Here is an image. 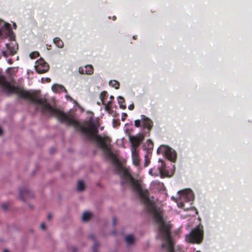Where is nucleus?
I'll return each instance as SVG.
<instances>
[{
	"label": "nucleus",
	"instance_id": "1",
	"mask_svg": "<svg viewBox=\"0 0 252 252\" xmlns=\"http://www.w3.org/2000/svg\"><path fill=\"white\" fill-rule=\"evenodd\" d=\"M28 100L33 104L41 106L42 113H49L51 116L56 117L61 123H66L68 126H73L77 130L89 136L90 139L94 140L98 146L104 152L106 156L113 160V162L118 171L122 173L121 184L124 186L128 183L136 191L142 203L145 205L147 211L152 215L156 222L159 224L158 231L164 242L162 248L167 250L168 252H174V247L171 237V225L166 223L160 213L157 210L155 203L149 197V191L144 189L138 180H135L128 170L123 167L120 161L113 153L110 147L111 139L107 136H101L97 135L98 132V125L94 123L92 119L87 122L88 126H82L79 122L71 115H68L63 111L51 106L45 98H42L38 91H28Z\"/></svg>",
	"mask_w": 252,
	"mask_h": 252
},
{
	"label": "nucleus",
	"instance_id": "2",
	"mask_svg": "<svg viewBox=\"0 0 252 252\" xmlns=\"http://www.w3.org/2000/svg\"><path fill=\"white\" fill-rule=\"evenodd\" d=\"M203 237V226L201 224H199L186 235V239L189 243L199 244L202 242Z\"/></svg>",
	"mask_w": 252,
	"mask_h": 252
},
{
	"label": "nucleus",
	"instance_id": "3",
	"mask_svg": "<svg viewBox=\"0 0 252 252\" xmlns=\"http://www.w3.org/2000/svg\"><path fill=\"white\" fill-rule=\"evenodd\" d=\"M158 154L164 155L166 158L172 162H175L177 158L176 152L166 145H161L157 150Z\"/></svg>",
	"mask_w": 252,
	"mask_h": 252
},
{
	"label": "nucleus",
	"instance_id": "4",
	"mask_svg": "<svg viewBox=\"0 0 252 252\" xmlns=\"http://www.w3.org/2000/svg\"><path fill=\"white\" fill-rule=\"evenodd\" d=\"M3 25L0 28V37L3 38H9L10 40L15 39L14 34L11 29V25L6 22H3Z\"/></svg>",
	"mask_w": 252,
	"mask_h": 252
},
{
	"label": "nucleus",
	"instance_id": "5",
	"mask_svg": "<svg viewBox=\"0 0 252 252\" xmlns=\"http://www.w3.org/2000/svg\"><path fill=\"white\" fill-rule=\"evenodd\" d=\"M49 68V65L43 60L41 59L37 62L35 69L38 73L40 74L45 73Z\"/></svg>",
	"mask_w": 252,
	"mask_h": 252
},
{
	"label": "nucleus",
	"instance_id": "6",
	"mask_svg": "<svg viewBox=\"0 0 252 252\" xmlns=\"http://www.w3.org/2000/svg\"><path fill=\"white\" fill-rule=\"evenodd\" d=\"M142 126L144 128L147 129L150 131L153 126V121L145 115H141Z\"/></svg>",
	"mask_w": 252,
	"mask_h": 252
},
{
	"label": "nucleus",
	"instance_id": "7",
	"mask_svg": "<svg viewBox=\"0 0 252 252\" xmlns=\"http://www.w3.org/2000/svg\"><path fill=\"white\" fill-rule=\"evenodd\" d=\"M32 193L27 189L24 188L20 189L19 197L21 200L25 201L27 198H32Z\"/></svg>",
	"mask_w": 252,
	"mask_h": 252
},
{
	"label": "nucleus",
	"instance_id": "8",
	"mask_svg": "<svg viewBox=\"0 0 252 252\" xmlns=\"http://www.w3.org/2000/svg\"><path fill=\"white\" fill-rule=\"evenodd\" d=\"M129 140L131 144V149H137V148L139 146L142 141V139H140L139 136L131 135H129Z\"/></svg>",
	"mask_w": 252,
	"mask_h": 252
},
{
	"label": "nucleus",
	"instance_id": "9",
	"mask_svg": "<svg viewBox=\"0 0 252 252\" xmlns=\"http://www.w3.org/2000/svg\"><path fill=\"white\" fill-rule=\"evenodd\" d=\"M179 193L183 197L187 198L188 201L191 200L193 199V192L190 189L180 190L179 191Z\"/></svg>",
	"mask_w": 252,
	"mask_h": 252
},
{
	"label": "nucleus",
	"instance_id": "10",
	"mask_svg": "<svg viewBox=\"0 0 252 252\" xmlns=\"http://www.w3.org/2000/svg\"><path fill=\"white\" fill-rule=\"evenodd\" d=\"M159 161L161 162V164L158 167L160 177L164 178L169 176L168 172L166 170L165 164L161 159H159Z\"/></svg>",
	"mask_w": 252,
	"mask_h": 252
},
{
	"label": "nucleus",
	"instance_id": "11",
	"mask_svg": "<svg viewBox=\"0 0 252 252\" xmlns=\"http://www.w3.org/2000/svg\"><path fill=\"white\" fill-rule=\"evenodd\" d=\"M79 71L82 74L91 75L94 73V68L92 65H87L84 68L80 67Z\"/></svg>",
	"mask_w": 252,
	"mask_h": 252
},
{
	"label": "nucleus",
	"instance_id": "12",
	"mask_svg": "<svg viewBox=\"0 0 252 252\" xmlns=\"http://www.w3.org/2000/svg\"><path fill=\"white\" fill-rule=\"evenodd\" d=\"M131 150L133 164L136 166H138L140 163V159L139 158L138 151L136 149H131Z\"/></svg>",
	"mask_w": 252,
	"mask_h": 252
},
{
	"label": "nucleus",
	"instance_id": "13",
	"mask_svg": "<svg viewBox=\"0 0 252 252\" xmlns=\"http://www.w3.org/2000/svg\"><path fill=\"white\" fill-rule=\"evenodd\" d=\"M52 90L55 93H61L63 92H64L67 93L66 89L61 85L54 84L52 87Z\"/></svg>",
	"mask_w": 252,
	"mask_h": 252
},
{
	"label": "nucleus",
	"instance_id": "14",
	"mask_svg": "<svg viewBox=\"0 0 252 252\" xmlns=\"http://www.w3.org/2000/svg\"><path fill=\"white\" fill-rule=\"evenodd\" d=\"M54 44L59 48H62L64 44L63 41L59 37H55L53 39Z\"/></svg>",
	"mask_w": 252,
	"mask_h": 252
},
{
	"label": "nucleus",
	"instance_id": "15",
	"mask_svg": "<svg viewBox=\"0 0 252 252\" xmlns=\"http://www.w3.org/2000/svg\"><path fill=\"white\" fill-rule=\"evenodd\" d=\"M118 101L120 107L123 109L126 108V105L124 104L125 103V99L123 97L119 96L118 97Z\"/></svg>",
	"mask_w": 252,
	"mask_h": 252
},
{
	"label": "nucleus",
	"instance_id": "16",
	"mask_svg": "<svg viewBox=\"0 0 252 252\" xmlns=\"http://www.w3.org/2000/svg\"><path fill=\"white\" fill-rule=\"evenodd\" d=\"M92 216V213H91L89 212H85L83 214V216H82V220L84 221H88L91 219Z\"/></svg>",
	"mask_w": 252,
	"mask_h": 252
},
{
	"label": "nucleus",
	"instance_id": "17",
	"mask_svg": "<svg viewBox=\"0 0 252 252\" xmlns=\"http://www.w3.org/2000/svg\"><path fill=\"white\" fill-rule=\"evenodd\" d=\"M109 85L116 89H118L120 87V83L116 80H111L109 82Z\"/></svg>",
	"mask_w": 252,
	"mask_h": 252
},
{
	"label": "nucleus",
	"instance_id": "18",
	"mask_svg": "<svg viewBox=\"0 0 252 252\" xmlns=\"http://www.w3.org/2000/svg\"><path fill=\"white\" fill-rule=\"evenodd\" d=\"M108 96L107 92L106 91H103L100 93V98L102 104H104L105 99L107 98Z\"/></svg>",
	"mask_w": 252,
	"mask_h": 252
},
{
	"label": "nucleus",
	"instance_id": "19",
	"mask_svg": "<svg viewBox=\"0 0 252 252\" xmlns=\"http://www.w3.org/2000/svg\"><path fill=\"white\" fill-rule=\"evenodd\" d=\"M84 188L85 184L84 182L81 180L79 181L77 184V190L79 191H82Z\"/></svg>",
	"mask_w": 252,
	"mask_h": 252
},
{
	"label": "nucleus",
	"instance_id": "20",
	"mask_svg": "<svg viewBox=\"0 0 252 252\" xmlns=\"http://www.w3.org/2000/svg\"><path fill=\"white\" fill-rule=\"evenodd\" d=\"M134 238L132 235H128L126 237V241L128 245H131L134 242Z\"/></svg>",
	"mask_w": 252,
	"mask_h": 252
},
{
	"label": "nucleus",
	"instance_id": "21",
	"mask_svg": "<svg viewBox=\"0 0 252 252\" xmlns=\"http://www.w3.org/2000/svg\"><path fill=\"white\" fill-rule=\"evenodd\" d=\"M104 106V109L106 111L109 112L111 109V101H108L107 103L104 102V104H102Z\"/></svg>",
	"mask_w": 252,
	"mask_h": 252
},
{
	"label": "nucleus",
	"instance_id": "22",
	"mask_svg": "<svg viewBox=\"0 0 252 252\" xmlns=\"http://www.w3.org/2000/svg\"><path fill=\"white\" fill-rule=\"evenodd\" d=\"M39 53L37 51H35V52H33L31 53L30 55V56L31 59H34L36 57H38L39 56Z\"/></svg>",
	"mask_w": 252,
	"mask_h": 252
},
{
	"label": "nucleus",
	"instance_id": "23",
	"mask_svg": "<svg viewBox=\"0 0 252 252\" xmlns=\"http://www.w3.org/2000/svg\"><path fill=\"white\" fill-rule=\"evenodd\" d=\"M134 126L136 127H139L142 126V121L141 120H136L134 121Z\"/></svg>",
	"mask_w": 252,
	"mask_h": 252
},
{
	"label": "nucleus",
	"instance_id": "24",
	"mask_svg": "<svg viewBox=\"0 0 252 252\" xmlns=\"http://www.w3.org/2000/svg\"><path fill=\"white\" fill-rule=\"evenodd\" d=\"M98 247H99V244L97 242H95V243L93 247V252H97V248Z\"/></svg>",
	"mask_w": 252,
	"mask_h": 252
},
{
	"label": "nucleus",
	"instance_id": "25",
	"mask_svg": "<svg viewBox=\"0 0 252 252\" xmlns=\"http://www.w3.org/2000/svg\"><path fill=\"white\" fill-rule=\"evenodd\" d=\"M6 45V47L7 48V49L9 50V51L10 52L11 54L12 55H13L15 53V52H13V51L11 49V48H10V45L8 44V43H6L5 44Z\"/></svg>",
	"mask_w": 252,
	"mask_h": 252
},
{
	"label": "nucleus",
	"instance_id": "26",
	"mask_svg": "<svg viewBox=\"0 0 252 252\" xmlns=\"http://www.w3.org/2000/svg\"><path fill=\"white\" fill-rule=\"evenodd\" d=\"M2 208L4 210H6L8 208V206L7 204L4 203L2 205Z\"/></svg>",
	"mask_w": 252,
	"mask_h": 252
},
{
	"label": "nucleus",
	"instance_id": "27",
	"mask_svg": "<svg viewBox=\"0 0 252 252\" xmlns=\"http://www.w3.org/2000/svg\"><path fill=\"white\" fill-rule=\"evenodd\" d=\"M113 224L114 226H115L117 224V219L115 217H114L112 220Z\"/></svg>",
	"mask_w": 252,
	"mask_h": 252
},
{
	"label": "nucleus",
	"instance_id": "28",
	"mask_svg": "<svg viewBox=\"0 0 252 252\" xmlns=\"http://www.w3.org/2000/svg\"><path fill=\"white\" fill-rule=\"evenodd\" d=\"M40 228L43 229V230H44L46 228V225H45V224L44 223H42L40 225Z\"/></svg>",
	"mask_w": 252,
	"mask_h": 252
},
{
	"label": "nucleus",
	"instance_id": "29",
	"mask_svg": "<svg viewBox=\"0 0 252 252\" xmlns=\"http://www.w3.org/2000/svg\"><path fill=\"white\" fill-rule=\"evenodd\" d=\"M148 142V144L149 145V146H150V145H151L152 146H153V143L152 142V141L150 139H149L147 141Z\"/></svg>",
	"mask_w": 252,
	"mask_h": 252
},
{
	"label": "nucleus",
	"instance_id": "30",
	"mask_svg": "<svg viewBox=\"0 0 252 252\" xmlns=\"http://www.w3.org/2000/svg\"><path fill=\"white\" fill-rule=\"evenodd\" d=\"M90 238L92 240H94V241H95V237L94 235V234H91V235H90Z\"/></svg>",
	"mask_w": 252,
	"mask_h": 252
},
{
	"label": "nucleus",
	"instance_id": "31",
	"mask_svg": "<svg viewBox=\"0 0 252 252\" xmlns=\"http://www.w3.org/2000/svg\"><path fill=\"white\" fill-rule=\"evenodd\" d=\"M127 116V115L126 113H123V116H122V121H124L125 120V117Z\"/></svg>",
	"mask_w": 252,
	"mask_h": 252
},
{
	"label": "nucleus",
	"instance_id": "32",
	"mask_svg": "<svg viewBox=\"0 0 252 252\" xmlns=\"http://www.w3.org/2000/svg\"><path fill=\"white\" fill-rule=\"evenodd\" d=\"M134 105L132 104L128 106V109L130 110H132L134 109Z\"/></svg>",
	"mask_w": 252,
	"mask_h": 252
},
{
	"label": "nucleus",
	"instance_id": "33",
	"mask_svg": "<svg viewBox=\"0 0 252 252\" xmlns=\"http://www.w3.org/2000/svg\"><path fill=\"white\" fill-rule=\"evenodd\" d=\"M65 97H66L67 99H69V100H73V99L72 98V97H70V96L68 95H66Z\"/></svg>",
	"mask_w": 252,
	"mask_h": 252
},
{
	"label": "nucleus",
	"instance_id": "34",
	"mask_svg": "<svg viewBox=\"0 0 252 252\" xmlns=\"http://www.w3.org/2000/svg\"><path fill=\"white\" fill-rule=\"evenodd\" d=\"M72 251L73 252H77V249L75 247H72Z\"/></svg>",
	"mask_w": 252,
	"mask_h": 252
},
{
	"label": "nucleus",
	"instance_id": "35",
	"mask_svg": "<svg viewBox=\"0 0 252 252\" xmlns=\"http://www.w3.org/2000/svg\"><path fill=\"white\" fill-rule=\"evenodd\" d=\"M110 101H111V103H112V101L114 100V96L113 95H111L110 97Z\"/></svg>",
	"mask_w": 252,
	"mask_h": 252
},
{
	"label": "nucleus",
	"instance_id": "36",
	"mask_svg": "<svg viewBox=\"0 0 252 252\" xmlns=\"http://www.w3.org/2000/svg\"><path fill=\"white\" fill-rule=\"evenodd\" d=\"M150 161H148L147 160H146L145 163V166H147L149 163Z\"/></svg>",
	"mask_w": 252,
	"mask_h": 252
},
{
	"label": "nucleus",
	"instance_id": "37",
	"mask_svg": "<svg viewBox=\"0 0 252 252\" xmlns=\"http://www.w3.org/2000/svg\"><path fill=\"white\" fill-rule=\"evenodd\" d=\"M52 218V215L50 214H49L48 215V220H50Z\"/></svg>",
	"mask_w": 252,
	"mask_h": 252
},
{
	"label": "nucleus",
	"instance_id": "38",
	"mask_svg": "<svg viewBox=\"0 0 252 252\" xmlns=\"http://www.w3.org/2000/svg\"><path fill=\"white\" fill-rule=\"evenodd\" d=\"M3 133V131H2V129H1V127H0V135H1Z\"/></svg>",
	"mask_w": 252,
	"mask_h": 252
},
{
	"label": "nucleus",
	"instance_id": "39",
	"mask_svg": "<svg viewBox=\"0 0 252 252\" xmlns=\"http://www.w3.org/2000/svg\"><path fill=\"white\" fill-rule=\"evenodd\" d=\"M13 27H14V29H16V27H17V25H16V23H13Z\"/></svg>",
	"mask_w": 252,
	"mask_h": 252
},
{
	"label": "nucleus",
	"instance_id": "40",
	"mask_svg": "<svg viewBox=\"0 0 252 252\" xmlns=\"http://www.w3.org/2000/svg\"><path fill=\"white\" fill-rule=\"evenodd\" d=\"M3 21L0 19V26H1V25L2 23H3Z\"/></svg>",
	"mask_w": 252,
	"mask_h": 252
},
{
	"label": "nucleus",
	"instance_id": "41",
	"mask_svg": "<svg viewBox=\"0 0 252 252\" xmlns=\"http://www.w3.org/2000/svg\"><path fill=\"white\" fill-rule=\"evenodd\" d=\"M2 54H3V56H6V52L3 51L2 52Z\"/></svg>",
	"mask_w": 252,
	"mask_h": 252
},
{
	"label": "nucleus",
	"instance_id": "42",
	"mask_svg": "<svg viewBox=\"0 0 252 252\" xmlns=\"http://www.w3.org/2000/svg\"><path fill=\"white\" fill-rule=\"evenodd\" d=\"M3 252H9L8 250L5 249L3 251Z\"/></svg>",
	"mask_w": 252,
	"mask_h": 252
},
{
	"label": "nucleus",
	"instance_id": "43",
	"mask_svg": "<svg viewBox=\"0 0 252 252\" xmlns=\"http://www.w3.org/2000/svg\"><path fill=\"white\" fill-rule=\"evenodd\" d=\"M152 171H153L152 169L150 170V171H149L150 174L152 175Z\"/></svg>",
	"mask_w": 252,
	"mask_h": 252
},
{
	"label": "nucleus",
	"instance_id": "44",
	"mask_svg": "<svg viewBox=\"0 0 252 252\" xmlns=\"http://www.w3.org/2000/svg\"><path fill=\"white\" fill-rule=\"evenodd\" d=\"M46 80H47V82H50V79L48 78L46 79Z\"/></svg>",
	"mask_w": 252,
	"mask_h": 252
},
{
	"label": "nucleus",
	"instance_id": "45",
	"mask_svg": "<svg viewBox=\"0 0 252 252\" xmlns=\"http://www.w3.org/2000/svg\"><path fill=\"white\" fill-rule=\"evenodd\" d=\"M52 150H54V149H50V152H51V153H53L54 152L53 151H52Z\"/></svg>",
	"mask_w": 252,
	"mask_h": 252
},
{
	"label": "nucleus",
	"instance_id": "46",
	"mask_svg": "<svg viewBox=\"0 0 252 252\" xmlns=\"http://www.w3.org/2000/svg\"><path fill=\"white\" fill-rule=\"evenodd\" d=\"M116 17L115 16H114L113 17V20H116Z\"/></svg>",
	"mask_w": 252,
	"mask_h": 252
},
{
	"label": "nucleus",
	"instance_id": "47",
	"mask_svg": "<svg viewBox=\"0 0 252 252\" xmlns=\"http://www.w3.org/2000/svg\"><path fill=\"white\" fill-rule=\"evenodd\" d=\"M115 122H116V120H113V123H114V125L115 124Z\"/></svg>",
	"mask_w": 252,
	"mask_h": 252
},
{
	"label": "nucleus",
	"instance_id": "48",
	"mask_svg": "<svg viewBox=\"0 0 252 252\" xmlns=\"http://www.w3.org/2000/svg\"><path fill=\"white\" fill-rule=\"evenodd\" d=\"M97 104L99 105V104H100V103L97 102Z\"/></svg>",
	"mask_w": 252,
	"mask_h": 252
}]
</instances>
